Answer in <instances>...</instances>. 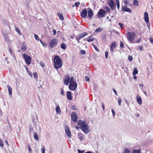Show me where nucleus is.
<instances>
[{"mask_svg":"<svg viewBox=\"0 0 153 153\" xmlns=\"http://www.w3.org/2000/svg\"><path fill=\"white\" fill-rule=\"evenodd\" d=\"M54 66L56 69L60 68L62 65V62L59 57L56 56L54 58Z\"/></svg>","mask_w":153,"mask_h":153,"instance_id":"obj_1","label":"nucleus"},{"mask_svg":"<svg viewBox=\"0 0 153 153\" xmlns=\"http://www.w3.org/2000/svg\"><path fill=\"white\" fill-rule=\"evenodd\" d=\"M136 34L134 32H128L126 34V37L129 42H132L134 40Z\"/></svg>","mask_w":153,"mask_h":153,"instance_id":"obj_2","label":"nucleus"},{"mask_svg":"<svg viewBox=\"0 0 153 153\" xmlns=\"http://www.w3.org/2000/svg\"><path fill=\"white\" fill-rule=\"evenodd\" d=\"M107 3L112 10H115L116 7V4L113 0H108Z\"/></svg>","mask_w":153,"mask_h":153,"instance_id":"obj_3","label":"nucleus"},{"mask_svg":"<svg viewBox=\"0 0 153 153\" xmlns=\"http://www.w3.org/2000/svg\"><path fill=\"white\" fill-rule=\"evenodd\" d=\"M58 44V42L56 39H53L49 43L50 48L52 49L54 47L56 46Z\"/></svg>","mask_w":153,"mask_h":153,"instance_id":"obj_4","label":"nucleus"},{"mask_svg":"<svg viewBox=\"0 0 153 153\" xmlns=\"http://www.w3.org/2000/svg\"><path fill=\"white\" fill-rule=\"evenodd\" d=\"M23 56L26 63L28 65H30L31 63V57L26 53L23 54Z\"/></svg>","mask_w":153,"mask_h":153,"instance_id":"obj_5","label":"nucleus"},{"mask_svg":"<svg viewBox=\"0 0 153 153\" xmlns=\"http://www.w3.org/2000/svg\"><path fill=\"white\" fill-rule=\"evenodd\" d=\"M106 11L102 9L99 10L98 13V16L100 18L103 17L105 15Z\"/></svg>","mask_w":153,"mask_h":153,"instance_id":"obj_6","label":"nucleus"},{"mask_svg":"<svg viewBox=\"0 0 153 153\" xmlns=\"http://www.w3.org/2000/svg\"><path fill=\"white\" fill-rule=\"evenodd\" d=\"M88 126L85 123L81 127L82 130L85 133H87L88 132Z\"/></svg>","mask_w":153,"mask_h":153,"instance_id":"obj_7","label":"nucleus"},{"mask_svg":"<svg viewBox=\"0 0 153 153\" xmlns=\"http://www.w3.org/2000/svg\"><path fill=\"white\" fill-rule=\"evenodd\" d=\"M71 117L72 120L74 122L77 121L78 118L75 112L72 113L71 114Z\"/></svg>","mask_w":153,"mask_h":153,"instance_id":"obj_8","label":"nucleus"},{"mask_svg":"<svg viewBox=\"0 0 153 153\" xmlns=\"http://www.w3.org/2000/svg\"><path fill=\"white\" fill-rule=\"evenodd\" d=\"M73 77H71L70 81V85L69 86H77V84L74 80Z\"/></svg>","mask_w":153,"mask_h":153,"instance_id":"obj_9","label":"nucleus"},{"mask_svg":"<svg viewBox=\"0 0 153 153\" xmlns=\"http://www.w3.org/2000/svg\"><path fill=\"white\" fill-rule=\"evenodd\" d=\"M87 11L86 9H84L81 12L80 16L82 18H85L87 16Z\"/></svg>","mask_w":153,"mask_h":153,"instance_id":"obj_10","label":"nucleus"},{"mask_svg":"<svg viewBox=\"0 0 153 153\" xmlns=\"http://www.w3.org/2000/svg\"><path fill=\"white\" fill-rule=\"evenodd\" d=\"M122 11H123L127 12L129 13L131 12V10L129 8H128L126 6H122Z\"/></svg>","mask_w":153,"mask_h":153,"instance_id":"obj_11","label":"nucleus"},{"mask_svg":"<svg viewBox=\"0 0 153 153\" xmlns=\"http://www.w3.org/2000/svg\"><path fill=\"white\" fill-rule=\"evenodd\" d=\"M65 132L66 134L69 137H71V133L70 131L69 128L68 126H66L65 128Z\"/></svg>","mask_w":153,"mask_h":153,"instance_id":"obj_12","label":"nucleus"},{"mask_svg":"<svg viewBox=\"0 0 153 153\" xmlns=\"http://www.w3.org/2000/svg\"><path fill=\"white\" fill-rule=\"evenodd\" d=\"M70 79V76L69 75H67L65 76V77L64 80V82L65 85H68L69 80Z\"/></svg>","mask_w":153,"mask_h":153,"instance_id":"obj_13","label":"nucleus"},{"mask_svg":"<svg viewBox=\"0 0 153 153\" xmlns=\"http://www.w3.org/2000/svg\"><path fill=\"white\" fill-rule=\"evenodd\" d=\"M86 33H83L79 34V35L76 37V39H80L84 37L87 34Z\"/></svg>","mask_w":153,"mask_h":153,"instance_id":"obj_14","label":"nucleus"},{"mask_svg":"<svg viewBox=\"0 0 153 153\" xmlns=\"http://www.w3.org/2000/svg\"><path fill=\"white\" fill-rule=\"evenodd\" d=\"M88 15L89 17L91 18L93 15L92 10L90 8H88Z\"/></svg>","mask_w":153,"mask_h":153,"instance_id":"obj_15","label":"nucleus"},{"mask_svg":"<svg viewBox=\"0 0 153 153\" xmlns=\"http://www.w3.org/2000/svg\"><path fill=\"white\" fill-rule=\"evenodd\" d=\"M144 19L146 22L148 23L149 22V19L148 17V14L146 12L144 14Z\"/></svg>","mask_w":153,"mask_h":153,"instance_id":"obj_16","label":"nucleus"},{"mask_svg":"<svg viewBox=\"0 0 153 153\" xmlns=\"http://www.w3.org/2000/svg\"><path fill=\"white\" fill-rule=\"evenodd\" d=\"M136 100L139 105H141L142 104V100L141 98L139 95H137L136 97Z\"/></svg>","mask_w":153,"mask_h":153,"instance_id":"obj_17","label":"nucleus"},{"mask_svg":"<svg viewBox=\"0 0 153 153\" xmlns=\"http://www.w3.org/2000/svg\"><path fill=\"white\" fill-rule=\"evenodd\" d=\"M67 96L68 98L70 100H72V97L71 94V92L70 91H68L67 94Z\"/></svg>","mask_w":153,"mask_h":153,"instance_id":"obj_18","label":"nucleus"},{"mask_svg":"<svg viewBox=\"0 0 153 153\" xmlns=\"http://www.w3.org/2000/svg\"><path fill=\"white\" fill-rule=\"evenodd\" d=\"M27 48L26 45L23 43L21 46V49L23 51H25Z\"/></svg>","mask_w":153,"mask_h":153,"instance_id":"obj_19","label":"nucleus"},{"mask_svg":"<svg viewBox=\"0 0 153 153\" xmlns=\"http://www.w3.org/2000/svg\"><path fill=\"white\" fill-rule=\"evenodd\" d=\"M87 41L88 42H91L94 41V39L92 36H90L86 39Z\"/></svg>","mask_w":153,"mask_h":153,"instance_id":"obj_20","label":"nucleus"},{"mask_svg":"<svg viewBox=\"0 0 153 153\" xmlns=\"http://www.w3.org/2000/svg\"><path fill=\"white\" fill-rule=\"evenodd\" d=\"M85 123H84L81 120H79L78 121V124L79 126H80V128L85 123Z\"/></svg>","mask_w":153,"mask_h":153,"instance_id":"obj_21","label":"nucleus"},{"mask_svg":"<svg viewBox=\"0 0 153 153\" xmlns=\"http://www.w3.org/2000/svg\"><path fill=\"white\" fill-rule=\"evenodd\" d=\"M57 15L61 20H64V19L62 13H57Z\"/></svg>","mask_w":153,"mask_h":153,"instance_id":"obj_22","label":"nucleus"},{"mask_svg":"<svg viewBox=\"0 0 153 153\" xmlns=\"http://www.w3.org/2000/svg\"><path fill=\"white\" fill-rule=\"evenodd\" d=\"M34 137V139L37 141H39L38 137V135L36 132H34L33 134Z\"/></svg>","mask_w":153,"mask_h":153,"instance_id":"obj_23","label":"nucleus"},{"mask_svg":"<svg viewBox=\"0 0 153 153\" xmlns=\"http://www.w3.org/2000/svg\"><path fill=\"white\" fill-rule=\"evenodd\" d=\"M56 113L57 114H60L61 113V110L60 109V108L59 106H57L56 107Z\"/></svg>","mask_w":153,"mask_h":153,"instance_id":"obj_24","label":"nucleus"},{"mask_svg":"<svg viewBox=\"0 0 153 153\" xmlns=\"http://www.w3.org/2000/svg\"><path fill=\"white\" fill-rule=\"evenodd\" d=\"M8 90L9 94L10 96H11L12 94V88L11 87H8Z\"/></svg>","mask_w":153,"mask_h":153,"instance_id":"obj_25","label":"nucleus"},{"mask_svg":"<svg viewBox=\"0 0 153 153\" xmlns=\"http://www.w3.org/2000/svg\"><path fill=\"white\" fill-rule=\"evenodd\" d=\"M138 71L137 68H134L133 72V74L134 75L137 74L138 73Z\"/></svg>","mask_w":153,"mask_h":153,"instance_id":"obj_26","label":"nucleus"},{"mask_svg":"<svg viewBox=\"0 0 153 153\" xmlns=\"http://www.w3.org/2000/svg\"><path fill=\"white\" fill-rule=\"evenodd\" d=\"M116 46V42H114L112 43L111 46V48H115Z\"/></svg>","mask_w":153,"mask_h":153,"instance_id":"obj_27","label":"nucleus"},{"mask_svg":"<svg viewBox=\"0 0 153 153\" xmlns=\"http://www.w3.org/2000/svg\"><path fill=\"white\" fill-rule=\"evenodd\" d=\"M132 153H140V149L133 150Z\"/></svg>","mask_w":153,"mask_h":153,"instance_id":"obj_28","label":"nucleus"},{"mask_svg":"<svg viewBox=\"0 0 153 153\" xmlns=\"http://www.w3.org/2000/svg\"><path fill=\"white\" fill-rule=\"evenodd\" d=\"M61 47L62 49L65 50L66 48V45L64 43H62L61 45Z\"/></svg>","mask_w":153,"mask_h":153,"instance_id":"obj_29","label":"nucleus"},{"mask_svg":"<svg viewBox=\"0 0 153 153\" xmlns=\"http://www.w3.org/2000/svg\"><path fill=\"white\" fill-rule=\"evenodd\" d=\"M78 137L80 139V140L82 141V140L83 139V137H82V134H78Z\"/></svg>","mask_w":153,"mask_h":153,"instance_id":"obj_30","label":"nucleus"},{"mask_svg":"<svg viewBox=\"0 0 153 153\" xmlns=\"http://www.w3.org/2000/svg\"><path fill=\"white\" fill-rule=\"evenodd\" d=\"M92 45L94 47V49H95V50L96 51H97V52L99 51V49L97 48V47L96 46V45L94 43H92Z\"/></svg>","mask_w":153,"mask_h":153,"instance_id":"obj_31","label":"nucleus"},{"mask_svg":"<svg viewBox=\"0 0 153 153\" xmlns=\"http://www.w3.org/2000/svg\"><path fill=\"white\" fill-rule=\"evenodd\" d=\"M77 87H69V89L71 90L74 91L76 89Z\"/></svg>","mask_w":153,"mask_h":153,"instance_id":"obj_32","label":"nucleus"},{"mask_svg":"<svg viewBox=\"0 0 153 153\" xmlns=\"http://www.w3.org/2000/svg\"><path fill=\"white\" fill-rule=\"evenodd\" d=\"M138 2L137 0H134L133 1V4L135 6H137L138 5Z\"/></svg>","mask_w":153,"mask_h":153,"instance_id":"obj_33","label":"nucleus"},{"mask_svg":"<svg viewBox=\"0 0 153 153\" xmlns=\"http://www.w3.org/2000/svg\"><path fill=\"white\" fill-rule=\"evenodd\" d=\"M33 131V128L31 126H30L29 127V131L30 134L31 133V132Z\"/></svg>","mask_w":153,"mask_h":153,"instance_id":"obj_34","label":"nucleus"},{"mask_svg":"<svg viewBox=\"0 0 153 153\" xmlns=\"http://www.w3.org/2000/svg\"><path fill=\"white\" fill-rule=\"evenodd\" d=\"M79 4L80 2H76L75 4V5H73L72 7H74V6H76V7H77L79 5Z\"/></svg>","mask_w":153,"mask_h":153,"instance_id":"obj_35","label":"nucleus"},{"mask_svg":"<svg viewBox=\"0 0 153 153\" xmlns=\"http://www.w3.org/2000/svg\"><path fill=\"white\" fill-rule=\"evenodd\" d=\"M104 9L108 12H109L110 11V10L108 7H104Z\"/></svg>","mask_w":153,"mask_h":153,"instance_id":"obj_36","label":"nucleus"},{"mask_svg":"<svg viewBox=\"0 0 153 153\" xmlns=\"http://www.w3.org/2000/svg\"><path fill=\"white\" fill-rule=\"evenodd\" d=\"M117 101H118V103L119 105H121V100L120 98L119 97L117 99Z\"/></svg>","mask_w":153,"mask_h":153,"instance_id":"obj_37","label":"nucleus"},{"mask_svg":"<svg viewBox=\"0 0 153 153\" xmlns=\"http://www.w3.org/2000/svg\"><path fill=\"white\" fill-rule=\"evenodd\" d=\"M102 30V29L101 28H99L95 30V32H100Z\"/></svg>","mask_w":153,"mask_h":153,"instance_id":"obj_38","label":"nucleus"},{"mask_svg":"<svg viewBox=\"0 0 153 153\" xmlns=\"http://www.w3.org/2000/svg\"><path fill=\"white\" fill-rule=\"evenodd\" d=\"M0 146L2 147L3 146V142L2 140L0 138Z\"/></svg>","mask_w":153,"mask_h":153,"instance_id":"obj_39","label":"nucleus"},{"mask_svg":"<svg viewBox=\"0 0 153 153\" xmlns=\"http://www.w3.org/2000/svg\"><path fill=\"white\" fill-rule=\"evenodd\" d=\"M33 126L35 128L36 127V122L34 120H33Z\"/></svg>","mask_w":153,"mask_h":153,"instance_id":"obj_40","label":"nucleus"},{"mask_svg":"<svg viewBox=\"0 0 153 153\" xmlns=\"http://www.w3.org/2000/svg\"><path fill=\"white\" fill-rule=\"evenodd\" d=\"M123 153H130V151L128 149H126Z\"/></svg>","mask_w":153,"mask_h":153,"instance_id":"obj_41","label":"nucleus"},{"mask_svg":"<svg viewBox=\"0 0 153 153\" xmlns=\"http://www.w3.org/2000/svg\"><path fill=\"white\" fill-rule=\"evenodd\" d=\"M34 37H35V39L37 41H39V39L38 37V35H36V34H35L34 35Z\"/></svg>","mask_w":153,"mask_h":153,"instance_id":"obj_42","label":"nucleus"},{"mask_svg":"<svg viewBox=\"0 0 153 153\" xmlns=\"http://www.w3.org/2000/svg\"><path fill=\"white\" fill-rule=\"evenodd\" d=\"M80 53H81L82 55H84L85 53V51L84 50H81L80 51Z\"/></svg>","mask_w":153,"mask_h":153,"instance_id":"obj_43","label":"nucleus"},{"mask_svg":"<svg viewBox=\"0 0 153 153\" xmlns=\"http://www.w3.org/2000/svg\"><path fill=\"white\" fill-rule=\"evenodd\" d=\"M124 4L125 5V6H127L128 5V4H129V2H128L126 0H124Z\"/></svg>","mask_w":153,"mask_h":153,"instance_id":"obj_44","label":"nucleus"},{"mask_svg":"<svg viewBox=\"0 0 153 153\" xmlns=\"http://www.w3.org/2000/svg\"><path fill=\"white\" fill-rule=\"evenodd\" d=\"M120 46L122 48H123L124 47V44L122 41L120 42Z\"/></svg>","mask_w":153,"mask_h":153,"instance_id":"obj_45","label":"nucleus"},{"mask_svg":"<svg viewBox=\"0 0 153 153\" xmlns=\"http://www.w3.org/2000/svg\"><path fill=\"white\" fill-rule=\"evenodd\" d=\"M128 59L129 61H131L133 60L132 56H128Z\"/></svg>","mask_w":153,"mask_h":153,"instance_id":"obj_46","label":"nucleus"},{"mask_svg":"<svg viewBox=\"0 0 153 153\" xmlns=\"http://www.w3.org/2000/svg\"><path fill=\"white\" fill-rule=\"evenodd\" d=\"M16 32H17L19 33V35H20L21 34L20 33V30H19V29L18 27H16Z\"/></svg>","mask_w":153,"mask_h":153,"instance_id":"obj_47","label":"nucleus"},{"mask_svg":"<svg viewBox=\"0 0 153 153\" xmlns=\"http://www.w3.org/2000/svg\"><path fill=\"white\" fill-rule=\"evenodd\" d=\"M33 76L35 79L37 78V74L36 73H34L33 74Z\"/></svg>","mask_w":153,"mask_h":153,"instance_id":"obj_48","label":"nucleus"},{"mask_svg":"<svg viewBox=\"0 0 153 153\" xmlns=\"http://www.w3.org/2000/svg\"><path fill=\"white\" fill-rule=\"evenodd\" d=\"M111 111H112V114H113V116L114 117L115 115V112L114 110L113 109H111Z\"/></svg>","mask_w":153,"mask_h":153,"instance_id":"obj_49","label":"nucleus"},{"mask_svg":"<svg viewBox=\"0 0 153 153\" xmlns=\"http://www.w3.org/2000/svg\"><path fill=\"white\" fill-rule=\"evenodd\" d=\"M105 36L106 35H103V36L101 38L102 39L105 41L106 39Z\"/></svg>","mask_w":153,"mask_h":153,"instance_id":"obj_50","label":"nucleus"},{"mask_svg":"<svg viewBox=\"0 0 153 153\" xmlns=\"http://www.w3.org/2000/svg\"><path fill=\"white\" fill-rule=\"evenodd\" d=\"M42 153H45V148L44 147H42Z\"/></svg>","mask_w":153,"mask_h":153,"instance_id":"obj_51","label":"nucleus"},{"mask_svg":"<svg viewBox=\"0 0 153 153\" xmlns=\"http://www.w3.org/2000/svg\"><path fill=\"white\" fill-rule=\"evenodd\" d=\"M105 57L106 58H107L108 57V52L106 51L105 52Z\"/></svg>","mask_w":153,"mask_h":153,"instance_id":"obj_52","label":"nucleus"},{"mask_svg":"<svg viewBox=\"0 0 153 153\" xmlns=\"http://www.w3.org/2000/svg\"><path fill=\"white\" fill-rule=\"evenodd\" d=\"M85 151H81L79 149H78V152L79 153H83L85 152Z\"/></svg>","mask_w":153,"mask_h":153,"instance_id":"obj_53","label":"nucleus"},{"mask_svg":"<svg viewBox=\"0 0 153 153\" xmlns=\"http://www.w3.org/2000/svg\"><path fill=\"white\" fill-rule=\"evenodd\" d=\"M85 79L86 81H89V79L87 76H85Z\"/></svg>","mask_w":153,"mask_h":153,"instance_id":"obj_54","label":"nucleus"},{"mask_svg":"<svg viewBox=\"0 0 153 153\" xmlns=\"http://www.w3.org/2000/svg\"><path fill=\"white\" fill-rule=\"evenodd\" d=\"M119 25L120 26V27L122 28L123 27V24L121 23H119Z\"/></svg>","mask_w":153,"mask_h":153,"instance_id":"obj_55","label":"nucleus"},{"mask_svg":"<svg viewBox=\"0 0 153 153\" xmlns=\"http://www.w3.org/2000/svg\"><path fill=\"white\" fill-rule=\"evenodd\" d=\"M53 35L55 36L56 35V30L55 29L53 30Z\"/></svg>","mask_w":153,"mask_h":153,"instance_id":"obj_56","label":"nucleus"},{"mask_svg":"<svg viewBox=\"0 0 153 153\" xmlns=\"http://www.w3.org/2000/svg\"><path fill=\"white\" fill-rule=\"evenodd\" d=\"M61 92L60 94L61 95H63L64 94V91L63 90L62 88H61Z\"/></svg>","mask_w":153,"mask_h":153,"instance_id":"obj_57","label":"nucleus"},{"mask_svg":"<svg viewBox=\"0 0 153 153\" xmlns=\"http://www.w3.org/2000/svg\"><path fill=\"white\" fill-rule=\"evenodd\" d=\"M101 104H102V109L103 110H104L105 109V107H104V104L103 102H102Z\"/></svg>","mask_w":153,"mask_h":153,"instance_id":"obj_58","label":"nucleus"},{"mask_svg":"<svg viewBox=\"0 0 153 153\" xmlns=\"http://www.w3.org/2000/svg\"><path fill=\"white\" fill-rule=\"evenodd\" d=\"M40 65H41L43 67L45 65L43 64V63L42 62H40Z\"/></svg>","mask_w":153,"mask_h":153,"instance_id":"obj_59","label":"nucleus"},{"mask_svg":"<svg viewBox=\"0 0 153 153\" xmlns=\"http://www.w3.org/2000/svg\"><path fill=\"white\" fill-rule=\"evenodd\" d=\"M112 90H113V91H114V93H115V94L116 95H117V92L116 91V90L114 88H113Z\"/></svg>","mask_w":153,"mask_h":153,"instance_id":"obj_60","label":"nucleus"},{"mask_svg":"<svg viewBox=\"0 0 153 153\" xmlns=\"http://www.w3.org/2000/svg\"><path fill=\"white\" fill-rule=\"evenodd\" d=\"M5 144H6L8 146H9V145L8 141L7 140H5Z\"/></svg>","mask_w":153,"mask_h":153,"instance_id":"obj_61","label":"nucleus"},{"mask_svg":"<svg viewBox=\"0 0 153 153\" xmlns=\"http://www.w3.org/2000/svg\"><path fill=\"white\" fill-rule=\"evenodd\" d=\"M140 41V38L138 39L137 41L136 42L137 43H139Z\"/></svg>","mask_w":153,"mask_h":153,"instance_id":"obj_62","label":"nucleus"},{"mask_svg":"<svg viewBox=\"0 0 153 153\" xmlns=\"http://www.w3.org/2000/svg\"><path fill=\"white\" fill-rule=\"evenodd\" d=\"M28 150H29V151L30 152L31 150V148H30V146H28Z\"/></svg>","mask_w":153,"mask_h":153,"instance_id":"obj_63","label":"nucleus"},{"mask_svg":"<svg viewBox=\"0 0 153 153\" xmlns=\"http://www.w3.org/2000/svg\"><path fill=\"white\" fill-rule=\"evenodd\" d=\"M4 39L5 40H7V35H5L4 36Z\"/></svg>","mask_w":153,"mask_h":153,"instance_id":"obj_64","label":"nucleus"}]
</instances>
